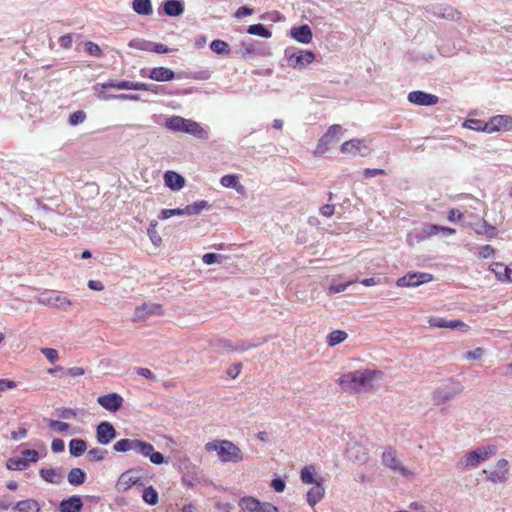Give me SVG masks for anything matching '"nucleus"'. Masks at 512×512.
I'll return each mask as SVG.
<instances>
[{
    "label": "nucleus",
    "instance_id": "nucleus-2",
    "mask_svg": "<svg viewBox=\"0 0 512 512\" xmlns=\"http://www.w3.org/2000/svg\"><path fill=\"white\" fill-rule=\"evenodd\" d=\"M204 448L207 452H217L218 458L224 463H239L244 459L241 449L229 440L207 442Z\"/></svg>",
    "mask_w": 512,
    "mask_h": 512
},
{
    "label": "nucleus",
    "instance_id": "nucleus-8",
    "mask_svg": "<svg viewBox=\"0 0 512 512\" xmlns=\"http://www.w3.org/2000/svg\"><path fill=\"white\" fill-rule=\"evenodd\" d=\"M512 130V117L509 115H496L485 122L483 132L493 133Z\"/></svg>",
    "mask_w": 512,
    "mask_h": 512
},
{
    "label": "nucleus",
    "instance_id": "nucleus-54",
    "mask_svg": "<svg viewBox=\"0 0 512 512\" xmlns=\"http://www.w3.org/2000/svg\"><path fill=\"white\" fill-rule=\"evenodd\" d=\"M104 100H112V99H118V100H133L138 101L140 97L135 94H119V95H104L102 96Z\"/></svg>",
    "mask_w": 512,
    "mask_h": 512
},
{
    "label": "nucleus",
    "instance_id": "nucleus-23",
    "mask_svg": "<svg viewBox=\"0 0 512 512\" xmlns=\"http://www.w3.org/2000/svg\"><path fill=\"white\" fill-rule=\"evenodd\" d=\"M164 182L172 190H180L185 185V179L174 171H167L164 174Z\"/></svg>",
    "mask_w": 512,
    "mask_h": 512
},
{
    "label": "nucleus",
    "instance_id": "nucleus-59",
    "mask_svg": "<svg viewBox=\"0 0 512 512\" xmlns=\"http://www.w3.org/2000/svg\"><path fill=\"white\" fill-rule=\"evenodd\" d=\"M58 416L62 419H71L77 416V412L71 408H63L58 410Z\"/></svg>",
    "mask_w": 512,
    "mask_h": 512
},
{
    "label": "nucleus",
    "instance_id": "nucleus-51",
    "mask_svg": "<svg viewBox=\"0 0 512 512\" xmlns=\"http://www.w3.org/2000/svg\"><path fill=\"white\" fill-rule=\"evenodd\" d=\"M505 267L506 266H504L502 263H493L489 266V270H491L495 274V276L497 277L498 280L506 281L507 278L504 275V270H503V268H505Z\"/></svg>",
    "mask_w": 512,
    "mask_h": 512
},
{
    "label": "nucleus",
    "instance_id": "nucleus-20",
    "mask_svg": "<svg viewBox=\"0 0 512 512\" xmlns=\"http://www.w3.org/2000/svg\"><path fill=\"white\" fill-rule=\"evenodd\" d=\"M347 454L349 459L359 464H365L369 460L368 449L357 442L349 444Z\"/></svg>",
    "mask_w": 512,
    "mask_h": 512
},
{
    "label": "nucleus",
    "instance_id": "nucleus-58",
    "mask_svg": "<svg viewBox=\"0 0 512 512\" xmlns=\"http://www.w3.org/2000/svg\"><path fill=\"white\" fill-rule=\"evenodd\" d=\"M354 282L355 281H349V282L344 283V284L330 285L329 288H328V293L329 294H336V293L343 292V291L346 290V288L349 285H351Z\"/></svg>",
    "mask_w": 512,
    "mask_h": 512
},
{
    "label": "nucleus",
    "instance_id": "nucleus-12",
    "mask_svg": "<svg viewBox=\"0 0 512 512\" xmlns=\"http://www.w3.org/2000/svg\"><path fill=\"white\" fill-rule=\"evenodd\" d=\"M135 452L144 457H148L153 464L160 465L164 463V456L160 452L154 451L152 444L139 440L136 443Z\"/></svg>",
    "mask_w": 512,
    "mask_h": 512
},
{
    "label": "nucleus",
    "instance_id": "nucleus-36",
    "mask_svg": "<svg viewBox=\"0 0 512 512\" xmlns=\"http://www.w3.org/2000/svg\"><path fill=\"white\" fill-rule=\"evenodd\" d=\"M260 501L254 497H243L239 501V507L245 512H257Z\"/></svg>",
    "mask_w": 512,
    "mask_h": 512
},
{
    "label": "nucleus",
    "instance_id": "nucleus-4",
    "mask_svg": "<svg viewBox=\"0 0 512 512\" xmlns=\"http://www.w3.org/2000/svg\"><path fill=\"white\" fill-rule=\"evenodd\" d=\"M381 463L394 473H398L405 478H411L414 473L409 470L398 458L397 452L392 447H387L381 455Z\"/></svg>",
    "mask_w": 512,
    "mask_h": 512
},
{
    "label": "nucleus",
    "instance_id": "nucleus-14",
    "mask_svg": "<svg viewBox=\"0 0 512 512\" xmlns=\"http://www.w3.org/2000/svg\"><path fill=\"white\" fill-rule=\"evenodd\" d=\"M124 399L118 393H109L107 395L99 396L97 398V403L103 407L105 410L115 413L117 412L123 405Z\"/></svg>",
    "mask_w": 512,
    "mask_h": 512
},
{
    "label": "nucleus",
    "instance_id": "nucleus-27",
    "mask_svg": "<svg viewBox=\"0 0 512 512\" xmlns=\"http://www.w3.org/2000/svg\"><path fill=\"white\" fill-rule=\"evenodd\" d=\"M163 9L168 16H179L183 13L184 6L180 0H167L163 4Z\"/></svg>",
    "mask_w": 512,
    "mask_h": 512
},
{
    "label": "nucleus",
    "instance_id": "nucleus-64",
    "mask_svg": "<svg viewBox=\"0 0 512 512\" xmlns=\"http://www.w3.org/2000/svg\"><path fill=\"white\" fill-rule=\"evenodd\" d=\"M493 254H494V249L490 245H485V246L481 247V249L479 251V256L483 259L489 258Z\"/></svg>",
    "mask_w": 512,
    "mask_h": 512
},
{
    "label": "nucleus",
    "instance_id": "nucleus-18",
    "mask_svg": "<svg viewBox=\"0 0 512 512\" xmlns=\"http://www.w3.org/2000/svg\"><path fill=\"white\" fill-rule=\"evenodd\" d=\"M408 101L418 106H433L439 102V97L424 91H412L408 94Z\"/></svg>",
    "mask_w": 512,
    "mask_h": 512
},
{
    "label": "nucleus",
    "instance_id": "nucleus-15",
    "mask_svg": "<svg viewBox=\"0 0 512 512\" xmlns=\"http://www.w3.org/2000/svg\"><path fill=\"white\" fill-rule=\"evenodd\" d=\"M205 205H206V202L201 201L199 203L187 205L184 209H163L159 215V219L166 220L172 216L182 215V214H187V215L198 214L201 212L203 206H205Z\"/></svg>",
    "mask_w": 512,
    "mask_h": 512
},
{
    "label": "nucleus",
    "instance_id": "nucleus-30",
    "mask_svg": "<svg viewBox=\"0 0 512 512\" xmlns=\"http://www.w3.org/2000/svg\"><path fill=\"white\" fill-rule=\"evenodd\" d=\"M220 183L226 188H234L239 193L244 192V186L239 183L238 176L235 174L224 175Z\"/></svg>",
    "mask_w": 512,
    "mask_h": 512
},
{
    "label": "nucleus",
    "instance_id": "nucleus-3",
    "mask_svg": "<svg viewBox=\"0 0 512 512\" xmlns=\"http://www.w3.org/2000/svg\"><path fill=\"white\" fill-rule=\"evenodd\" d=\"M167 129L174 132H184L199 139H207L208 132L196 121L181 116H172L166 120Z\"/></svg>",
    "mask_w": 512,
    "mask_h": 512
},
{
    "label": "nucleus",
    "instance_id": "nucleus-21",
    "mask_svg": "<svg viewBox=\"0 0 512 512\" xmlns=\"http://www.w3.org/2000/svg\"><path fill=\"white\" fill-rule=\"evenodd\" d=\"M140 481V477L133 470L122 473L116 482L115 488L118 492H125Z\"/></svg>",
    "mask_w": 512,
    "mask_h": 512
},
{
    "label": "nucleus",
    "instance_id": "nucleus-33",
    "mask_svg": "<svg viewBox=\"0 0 512 512\" xmlns=\"http://www.w3.org/2000/svg\"><path fill=\"white\" fill-rule=\"evenodd\" d=\"M132 7L139 15H150L153 12L151 0H133Z\"/></svg>",
    "mask_w": 512,
    "mask_h": 512
},
{
    "label": "nucleus",
    "instance_id": "nucleus-6",
    "mask_svg": "<svg viewBox=\"0 0 512 512\" xmlns=\"http://www.w3.org/2000/svg\"><path fill=\"white\" fill-rule=\"evenodd\" d=\"M462 389L463 387L458 382L450 381L442 384L434 390L433 400L437 405L444 404L459 395Z\"/></svg>",
    "mask_w": 512,
    "mask_h": 512
},
{
    "label": "nucleus",
    "instance_id": "nucleus-61",
    "mask_svg": "<svg viewBox=\"0 0 512 512\" xmlns=\"http://www.w3.org/2000/svg\"><path fill=\"white\" fill-rule=\"evenodd\" d=\"M257 512H279L278 508L269 502H260Z\"/></svg>",
    "mask_w": 512,
    "mask_h": 512
},
{
    "label": "nucleus",
    "instance_id": "nucleus-35",
    "mask_svg": "<svg viewBox=\"0 0 512 512\" xmlns=\"http://www.w3.org/2000/svg\"><path fill=\"white\" fill-rule=\"evenodd\" d=\"M121 87H125V90H141L157 93V87L143 82H132L127 81Z\"/></svg>",
    "mask_w": 512,
    "mask_h": 512
},
{
    "label": "nucleus",
    "instance_id": "nucleus-17",
    "mask_svg": "<svg viewBox=\"0 0 512 512\" xmlns=\"http://www.w3.org/2000/svg\"><path fill=\"white\" fill-rule=\"evenodd\" d=\"M315 59V54L309 50H299L288 56V64L292 68H303L312 63Z\"/></svg>",
    "mask_w": 512,
    "mask_h": 512
},
{
    "label": "nucleus",
    "instance_id": "nucleus-55",
    "mask_svg": "<svg viewBox=\"0 0 512 512\" xmlns=\"http://www.w3.org/2000/svg\"><path fill=\"white\" fill-rule=\"evenodd\" d=\"M40 352L48 359L49 362L54 363L58 360V352L53 348H41Z\"/></svg>",
    "mask_w": 512,
    "mask_h": 512
},
{
    "label": "nucleus",
    "instance_id": "nucleus-32",
    "mask_svg": "<svg viewBox=\"0 0 512 512\" xmlns=\"http://www.w3.org/2000/svg\"><path fill=\"white\" fill-rule=\"evenodd\" d=\"M137 441H138V439H129V438L121 439L113 445V450L115 452H122V453H125L128 451H134L136 448Z\"/></svg>",
    "mask_w": 512,
    "mask_h": 512
},
{
    "label": "nucleus",
    "instance_id": "nucleus-53",
    "mask_svg": "<svg viewBox=\"0 0 512 512\" xmlns=\"http://www.w3.org/2000/svg\"><path fill=\"white\" fill-rule=\"evenodd\" d=\"M485 122L479 120V119H468L464 122V127L476 130V131H483Z\"/></svg>",
    "mask_w": 512,
    "mask_h": 512
},
{
    "label": "nucleus",
    "instance_id": "nucleus-25",
    "mask_svg": "<svg viewBox=\"0 0 512 512\" xmlns=\"http://www.w3.org/2000/svg\"><path fill=\"white\" fill-rule=\"evenodd\" d=\"M40 476L48 483L60 484L63 481V474L58 468L41 469Z\"/></svg>",
    "mask_w": 512,
    "mask_h": 512
},
{
    "label": "nucleus",
    "instance_id": "nucleus-42",
    "mask_svg": "<svg viewBox=\"0 0 512 512\" xmlns=\"http://www.w3.org/2000/svg\"><path fill=\"white\" fill-rule=\"evenodd\" d=\"M228 259L227 256L217 253H206L202 256V261L206 265L222 264Z\"/></svg>",
    "mask_w": 512,
    "mask_h": 512
},
{
    "label": "nucleus",
    "instance_id": "nucleus-52",
    "mask_svg": "<svg viewBox=\"0 0 512 512\" xmlns=\"http://www.w3.org/2000/svg\"><path fill=\"white\" fill-rule=\"evenodd\" d=\"M107 451L100 448H93L88 451V457L91 461H102Z\"/></svg>",
    "mask_w": 512,
    "mask_h": 512
},
{
    "label": "nucleus",
    "instance_id": "nucleus-13",
    "mask_svg": "<svg viewBox=\"0 0 512 512\" xmlns=\"http://www.w3.org/2000/svg\"><path fill=\"white\" fill-rule=\"evenodd\" d=\"M140 74L142 77H147L158 82H167L175 78L174 71L163 66L152 68L148 74L146 69H141Z\"/></svg>",
    "mask_w": 512,
    "mask_h": 512
},
{
    "label": "nucleus",
    "instance_id": "nucleus-38",
    "mask_svg": "<svg viewBox=\"0 0 512 512\" xmlns=\"http://www.w3.org/2000/svg\"><path fill=\"white\" fill-rule=\"evenodd\" d=\"M86 449V442L82 439H72L69 443V452L74 457L81 456Z\"/></svg>",
    "mask_w": 512,
    "mask_h": 512
},
{
    "label": "nucleus",
    "instance_id": "nucleus-49",
    "mask_svg": "<svg viewBox=\"0 0 512 512\" xmlns=\"http://www.w3.org/2000/svg\"><path fill=\"white\" fill-rule=\"evenodd\" d=\"M86 113L82 110H78L70 114L68 118V123L71 126H76L78 124L83 123L86 120Z\"/></svg>",
    "mask_w": 512,
    "mask_h": 512
},
{
    "label": "nucleus",
    "instance_id": "nucleus-34",
    "mask_svg": "<svg viewBox=\"0 0 512 512\" xmlns=\"http://www.w3.org/2000/svg\"><path fill=\"white\" fill-rule=\"evenodd\" d=\"M348 338V334L343 330H334L327 335L326 343L329 347H334Z\"/></svg>",
    "mask_w": 512,
    "mask_h": 512
},
{
    "label": "nucleus",
    "instance_id": "nucleus-48",
    "mask_svg": "<svg viewBox=\"0 0 512 512\" xmlns=\"http://www.w3.org/2000/svg\"><path fill=\"white\" fill-rule=\"evenodd\" d=\"M49 427L54 429L58 433H65L70 428V425L66 422L53 420V419H46Z\"/></svg>",
    "mask_w": 512,
    "mask_h": 512
},
{
    "label": "nucleus",
    "instance_id": "nucleus-56",
    "mask_svg": "<svg viewBox=\"0 0 512 512\" xmlns=\"http://www.w3.org/2000/svg\"><path fill=\"white\" fill-rule=\"evenodd\" d=\"M22 455L23 458L27 461V466L29 465L30 462H37L39 457L38 452L32 449L24 450L22 452Z\"/></svg>",
    "mask_w": 512,
    "mask_h": 512
},
{
    "label": "nucleus",
    "instance_id": "nucleus-50",
    "mask_svg": "<svg viewBox=\"0 0 512 512\" xmlns=\"http://www.w3.org/2000/svg\"><path fill=\"white\" fill-rule=\"evenodd\" d=\"M85 52L88 53L91 56L101 57L103 52L98 44L87 41L84 45Z\"/></svg>",
    "mask_w": 512,
    "mask_h": 512
},
{
    "label": "nucleus",
    "instance_id": "nucleus-39",
    "mask_svg": "<svg viewBox=\"0 0 512 512\" xmlns=\"http://www.w3.org/2000/svg\"><path fill=\"white\" fill-rule=\"evenodd\" d=\"M35 299H36L37 303H39L40 305L55 307V304L57 301L56 292L45 291V292L39 294L38 296H36Z\"/></svg>",
    "mask_w": 512,
    "mask_h": 512
},
{
    "label": "nucleus",
    "instance_id": "nucleus-43",
    "mask_svg": "<svg viewBox=\"0 0 512 512\" xmlns=\"http://www.w3.org/2000/svg\"><path fill=\"white\" fill-rule=\"evenodd\" d=\"M142 498L149 505H156L159 500L158 492L152 486L144 489Z\"/></svg>",
    "mask_w": 512,
    "mask_h": 512
},
{
    "label": "nucleus",
    "instance_id": "nucleus-19",
    "mask_svg": "<svg viewBox=\"0 0 512 512\" xmlns=\"http://www.w3.org/2000/svg\"><path fill=\"white\" fill-rule=\"evenodd\" d=\"M430 327L449 328L452 330L468 331V326L461 320H446L439 317H431L428 321Z\"/></svg>",
    "mask_w": 512,
    "mask_h": 512
},
{
    "label": "nucleus",
    "instance_id": "nucleus-47",
    "mask_svg": "<svg viewBox=\"0 0 512 512\" xmlns=\"http://www.w3.org/2000/svg\"><path fill=\"white\" fill-rule=\"evenodd\" d=\"M342 133V127L338 124H334L329 127L328 131L322 137V141L329 143L332 139L338 137Z\"/></svg>",
    "mask_w": 512,
    "mask_h": 512
},
{
    "label": "nucleus",
    "instance_id": "nucleus-46",
    "mask_svg": "<svg viewBox=\"0 0 512 512\" xmlns=\"http://www.w3.org/2000/svg\"><path fill=\"white\" fill-rule=\"evenodd\" d=\"M146 234L149 237L154 248H158L162 243L161 234L156 230V226H149L146 228Z\"/></svg>",
    "mask_w": 512,
    "mask_h": 512
},
{
    "label": "nucleus",
    "instance_id": "nucleus-29",
    "mask_svg": "<svg viewBox=\"0 0 512 512\" xmlns=\"http://www.w3.org/2000/svg\"><path fill=\"white\" fill-rule=\"evenodd\" d=\"M18 512H40L41 506L35 499L18 501L14 508Z\"/></svg>",
    "mask_w": 512,
    "mask_h": 512
},
{
    "label": "nucleus",
    "instance_id": "nucleus-57",
    "mask_svg": "<svg viewBox=\"0 0 512 512\" xmlns=\"http://www.w3.org/2000/svg\"><path fill=\"white\" fill-rule=\"evenodd\" d=\"M484 354V350L480 347L474 349L473 351H467L465 354H464V358L468 359V360H478L482 357V355Z\"/></svg>",
    "mask_w": 512,
    "mask_h": 512
},
{
    "label": "nucleus",
    "instance_id": "nucleus-16",
    "mask_svg": "<svg viewBox=\"0 0 512 512\" xmlns=\"http://www.w3.org/2000/svg\"><path fill=\"white\" fill-rule=\"evenodd\" d=\"M117 436L114 426L107 421H103L96 427V439L101 445H108Z\"/></svg>",
    "mask_w": 512,
    "mask_h": 512
},
{
    "label": "nucleus",
    "instance_id": "nucleus-22",
    "mask_svg": "<svg viewBox=\"0 0 512 512\" xmlns=\"http://www.w3.org/2000/svg\"><path fill=\"white\" fill-rule=\"evenodd\" d=\"M83 507L81 497L74 495L60 502V512H80Z\"/></svg>",
    "mask_w": 512,
    "mask_h": 512
},
{
    "label": "nucleus",
    "instance_id": "nucleus-24",
    "mask_svg": "<svg viewBox=\"0 0 512 512\" xmlns=\"http://www.w3.org/2000/svg\"><path fill=\"white\" fill-rule=\"evenodd\" d=\"M291 35L295 40L303 44H308L312 40V31L308 25L293 28Z\"/></svg>",
    "mask_w": 512,
    "mask_h": 512
},
{
    "label": "nucleus",
    "instance_id": "nucleus-31",
    "mask_svg": "<svg viewBox=\"0 0 512 512\" xmlns=\"http://www.w3.org/2000/svg\"><path fill=\"white\" fill-rule=\"evenodd\" d=\"M300 479L304 484H315L317 485V482L322 483V478L317 479L315 477V468L312 465L305 466L301 470Z\"/></svg>",
    "mask_w": 512,
    "mask_h": 512
},
{
    "label": "nucleus",
    "instance_id": "nucleus-44",
    "mask_svg": "<svg viewBox=\"0 0 512 512\" xmlns=\"http://www.w3.org/2000/svg\"><path fill=\"white\" fill-rule=\"evenodd\" d=\"M6 467L9 470H25L27 466V461L24 458H10L6 462Z\"/></svg>",
    "mask_w": 512,
    "mask_h": 512
},
{
    "label": "nucleus",
    "instance_id": "nucleus-37",
    "mask_svg": "<svg viewBox=\"0 0 512 512\" xmlns=\"http://www.w3.org/2000/svg\"><path fill=\"white\" fill-rule=\"evenodd\" d=\"M67 478L71 485L78 486L85 482L86 473L81 468H72Z\"/></svg>",
    "mask_w": 512,
    "mask_h": 512
},
{
    "label": "nucleus",
    "instance_id": "nucleus-5",
    "mask_svg": "<svg viewBox=\"0 0 512 512\" xmlns=\"http://www.w3.org/2000/svg\"><path fill=\"white\" fill-rule=\"evenodd\" d=\"M495 452L496 448L494 446H486L472 450L460 460V465L465 468L477 467L479 463L488 460Z\"/></svg>",
    "mask_w": 512,
    "mask_h": 512
},
{
    "label": "nucleus",
    "instance_id": "nucleus-28",
    "mask_svg": "<svg viewBox=\"0 0 512 512\" xmlns=\"http://www.w3.org/2000/svg\"><path fill=\"white\" fill-rule=\"evenodd\" d=\"M325 490L321 482L312 487L307 493V502L311 506H315L324 497Z\"/></svg>",
    "mask_w": 512,
    "mask_h": 512
},
{
    "label": "nucleus",
    "instance_id": "nucleus-10",
    "mask_svg": "<svg viewBox=\"0 0 512 512\" xmlns=\"http://www.w3.org/2000/svg\"><path fill=\"white\" fill-rule=\"evenodd\" d=\"M163 310L161 306L157 303H143L140 306H137L134 310L133 321L134 322H143L146 321L150 316L153 315H162Z\"/></svg>",
    "mask_w": 512,
    "mask_h": 512
},
{
    "label": "nucleus",
    "instance_id": "nucleus-41",
    "mask_svg": "<svg viewBox=\"0 0 512 512\" xmlns=\"http://www.w3.org/2000/svg\"><path fill=\"white\" fill-rule=\"evenodd\" d=\"M210 49L219 55H228L230 53V47L227 42L223 40H213L210 44Z\"/></svg>",
    "mask_w": 512,
    "mask_h": 512
},
{
    "label": "nucleus",
    "instance_id": "nucleus-63",
    "mask_svg": "<svg viewBox=\"0 0 512 512\" xmlns=\"http://www.w3.org/2000/svg\"><path fill=\"white\" fill-rule=\"evenodd\" d=\"M65 448L64 441L61 439H54L51 444V449L55 453L63 452Z\"/></svg>",
    "mask_w": 512,
    "mask_h": 512
},
{
    "label": "nucleus",
    "instance_id": "nucleus-9",
    "mask_svg": "<svg viewBox=\"0 0 512 512\" xmlns=\"http://www.w3.org/2000/svg\"><path fill=\"white\" fill-rule=\"evenodd\" d=\"M433 275L425 272L408 273L396 281L398 287H418L433 280Z\"/></svg>",
    "mask_w": 512,
    "mask_h": 512
},
{
    "label": "nucleus",
    "instance_id": "nucleus-11",
    "mask_svg": "<svg viewBox=\"0 0 512 512\" xmlns=\"http://www.w3.org/2000/svg\"><path fill=\"white\" fill-rule=\"evenodd\" d=\"M483 474L487 475V479L494 484L505 483L508 479V461L500 459L496 464L495 470H483Z\"/></svg>",
    "mask_w": 512,
    "mask_h": 512
},
{
    "label": "nucleus",
    "instance_id": "nucleus-26",
    "mask_svg": "<svg viewBox=\"0 0 512 512\" xmlns=\"http://www.w3.org/2000/svg\"><path fill=\"white\" fill-rule=\"evenodd\" d=\"M363 148L367 151V147L363 146ZM362 149V141L359 139H352L349 141H346L341 146V152L346 154H353L361 153L362 155H365L366 153H363L361 151Z\"/></svg>",
    "mask_w": 512,
    "mask_h": 512
},
{
    "label": "nucleus",
    "instance_id": "nucleus-62",
    "mask_svg": "<svg viewBox=\"0 0 512 512\" xmlns=\"http://www.w3.org/2000/svg\"><path fill=\"white\" fill-rule=\"evenodd\" d=\"M271 487L278 493H282L285 490L286 484L280 478H275L271 481Z\"/></svg>",
    "mask_w": 512,
    "mask_h": 512
},
{
    "label": "nucleus",
    "instance_id": "nucleus-45",
    "mask_svg": "<svg viewBox=\"0 0 512 512\" xmlns=\"http://www.w3.org/2000/svg\"><path fill=\"white\" fill-rule=\"evenodd\" d=\"M142 50L153 51L159 54H166L169 52L168 46L161 43H150L146 42L143 46L139 47Z\"/></svg>",
    "mask_w": 512,
    "mask_h": 512
},
{
    "label": "nucleus",
    "instance_id": "nucleus-40",
    "mask_svg": "<svg viewBox=\"0 0 512 512\" xmlns=\"http://www.w3.org/2000/svg\"><path fill=\"white\" fill-rule=\"evenodd\" d=\"M247 32L251 35H257L263 38H270L272 33L268 30L263 24H253L250 25L247 29Z\"/></svg>",
    "mask_w": 512,
    "mask_h": 512
},
{
    "label": "nucleus",
    "instance_id": "nucleus-7",
    "mask_svg": "<svg viewBox=\"0 0 512 512\" xmlns=\"http://www.w3.org/2000/svg\"><path fill=\"white\" fill-rule=\"evenodd\" d=\"M442 233L443 236L447 237L455 233V230L447 226H427V229L423 230V233L411 232L408 234V242L410 245L419 243L420 241Z\"/></svg>",
    "mask_w": 512,
    "mask_h": 512
},
{
    "label": "nucleus",
    "instance_id": "nucleus-1",
    "mask_svg": "<svg viewBox=\"0 0 512 512\" xmlns=\"http://www.w3.org/2000/svg\"><path fill=\"white\" fill-rule=\"evenodd\" d=\"M382 379V373L376 370H357L346 373L340 378V385L346 391L367 392L376 388Z\"/></svg>",
    "mask_w": 512,
    "mask_h": 512
},
{
    "label": "nucleus",
    "instance_id": "nucleus-60",
    "mask_svg": "<svg viewBox=\"0 0 512 512\" xmlns=\"http://www.w3.org/2000/svg\"><path fill=\"white\" fill-rule=\"evenodd\" d=\"M124 83H126V80H121V81H118V82H115V81L111 80V81H109L107 83L101 84V87L103 89L113 88V89H118V90H125V87H121V85H123Z\"/></svg>",
    "mask_w": 512,
    "mask_h": 512
}]
</instances>
